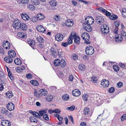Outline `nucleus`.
Segmentation results:
<instances>
[{
    "instance_id": "obj_1",
    "label": "nucleus",
    "mask_w": 126,
    "mask_h": 126,
    "mask_svg": "<svg viewBox=\"0 0 126 126\" xmlns=\"http://www.w3.org/2000/svg\"><path fill=\"white\" fill-rule=\"evenodd\" d=\"M81 37L83 39L85 40L84 43L86 44H89L90 43L89 41L90 36L89 34L86 32L83 33L81 35Z\"/></svg>"
},
{
    "instance_id": "obj_2",
    "label": "nucleus",
    "mask_w": 126,
    "mask_h": 126,
    "mask_svg": "<svg viewBox=\"0 0 126 126\" xmlns=\"http://www.w3.org/2000/svg\"><path fill=\"white\" fill-rule=\"evenodd\" d=\"M85 52L86 54L88 55H92L94 52V49L91 46H87Z\"/></svg>"
},
{
    "instance_id": "obj_3",
    "label": "nucleus",
    "mask_w": 126,
    "mask_h": 126,
    "mask_svg": "<svg viewBox=\"0 0 126 126\" xmlns=\"http://www.w3.org/2000/svg\"><path fill=\"white\" fill-rule=\"evenodd\" d=\"M21 23L19 20L17 19H15L13 22V25L14 28L17 30L19 29V27L20 26Z\"/></svg>"
},
{
    "instance_id": "obj_4",
    "label": "nucleus",
    "mask_w": 126,
    "mask_h": 126,
    "mask_svg": "<svg viewBox=\"0 0 126 126\" xmlns=\"http://www.w3.org/2000/svg\"><path fill=\"white\" fill-rule=\"evenodd\" d=\"M85 21L86 24L91 25L93 24L94 20V18L90 16H88L85 19Z\"/></svg>"
},
{
    "instance_id": "obj_5",
    "label": "nucleus",
    "mask_w": 126,
    "mask_h": 126,
    "mask_svg": "<svg viewBox=\"0 0 126 126\" xmlns=\"http://www.w3.org/2000/svg\"><path fill=\"white\" fill-rule=\"evenodd\" d=\"M108 27V26L106 25L105 27L103 25L101 28V31L105 35L107 34L109 32L108 30L109 28Z\"/></svg>"
},
{
    "instance_id": "obj_6",
    "label": "nucleus",
    "mask_w": 126,
    "mask_h": 126,
    "mask_svg": "<svg viewBox=\"0 0 126 126\" xmlns=\"http://www.w3.org/2000/svg\"><path fill=\"white\" fill-rule=\"evenodd\" d=\"M82 25L84 29L87 32H90L92 31V28L90 25L87 24L86 23H83Z\"/></svg>"
},
{
    "instance_id": "obj_7",
    "label": "nucleus",
    "mask_w": 126,
    "mask_h": 126,
    "mask_svg": "<svg viewBox=\"0 0 126 126\" xmlns=\"http://www.w3.org/2000/svg\"><path fill=\"white\" fill-rule=\"evenodd\" d=\"M109 84V82L108 80L104 79L101 80V84L104 87H107Z\"/></svg>"
},
{
    "instance_id": "obj_8",
    "label": "nucleus",
    "mask_w": 126,
    "mask_h": 126,
    "mask_svg": "<svg viewBox=\"0 0 126 126\" xmlns=\"http://www.w3.org/2000/svg\"><path fill=\"white\" fill-rule=\"evenodd\" d=\"M10 43L7 41H4L3 43V47L6 49H9L10 47Z\"/></svg>"
},
{
    "instance_id": "obj_9",
    "label": "nucleus",
    "mask_w": 126,
    "mask_h": 126,
    "mask_svg": "<svg viewBox=\"0 0 126 126\" xmlns=\"http://www.w3.org/2000/svg\"><path fill=\"white\" fill-rule=\"evenodd\" d=\"M50 51L51 56L53 57H55L57 56V53L54 48L52 47L50 50Z\"/></svg>"
},
{
    "instance_id": "obj_10",
    "label": "nucleus",
    "mask_w": 126,
    "mask_h": 126,
    "mask_svg": "<svg viewBox=\"0 0 126 126\" xmlns=\"http://www.w3.org/2000/svg\"><path fill=\"white\" fill-rule=\"evenodd\" d=\"M95 20L97 23L99 25H101L102 23H103L102 20V16H96Z\"/></svg>"
},
{
    "instance_id": "obj_11",
    "label": "nucleus",
    "mask_w": 126,
    "mask_h": 126,
    "mask_svg": "<svg viewBox=\"0 0 126 126\" xmlns=\"http://www.w3.org/2000/svg\"><path fill=\"white\" fill-rule=\"evenodd\" d=\"M63 35L60 33H58L55 36V38L56 40L58 41H62L63 39Z\"/></svg>"
},
{
    "instance_id": "obj_12",
    "label": "nucleus",
    "mask_w": 126,
    "mask_h": 126,
    "mask_svg": "<svg viewBox=\"0 0 126 126\" xmlns=\"http://www.w3.org/2000/svg\"><path fill=\"white\" fill-rule=\"evenodd\" d=\"M1 124L3 126H10L11 123L9 121L3 120L1 121Z\"/></svg>"
},
{
    "instance_id": "obj_13",
    "label": "nucleus",
    "mask_w": 126,
    "mask_h": 126,
    "mask_svg": "<svg viewBox=\"0 0 126 126\" xmlns=\"http://www.w3.org/2000/svg\"><path fill=\"white\" fill-rule=\"evenodd\" d=\"M80 92L78 89L74 90L72 92V94L73 95L75 96H79L80 95Z\"/></svg>"
},
{
    "instance_id": "obj_14",
    "label": "nucleus",
    "mask_w": 126,
    "mask_h": 126,
    "mask_svg": "<svg viewBox=\"0 0 126 126\" xmlns=\"http://www.w3.org/2000/svg\"><path fill=\"white\" fill-rule=\"evenodd\" d=\"M37 30L40 32L44 33L46 32V30L42 25H38L36 27Z\"/></svg>"
},
{
    "instance_id": "obj_15",
    "label": "nucleus",
    "mask_w": 126,
    "mask_h": 126,
    "mask_svg": "<svg viewBox=\"0 0 126 126\" xmlns=\"http://www.w3.org/2000/svg\"><path fill=\"white\" fill-rule=\"evenodd\" d=\"M73 24V22L72 20H67L65 22V25L66 26L68 27L72 26Z\"/></svg>"
},
{
    "instance_id": "obj_16",
    "label": "nucleus",
    "mask_w": 126,
    "mask_h": 126,
    "mask_svg": "<svg viewBox=\"0 0 126 126\" xmlns=\"http://www.w3.org/2000/svg\"><path fill=\"white\" fill-rule=\"evenodd\" d=\"M8 109L10 111L13 110L14 109L15 105L12 103L8 104L7 105Z\"/></svg>"
},
{
    "instance_id": "obj_17",
    "label": "nucleus",
    "mask_w": 126,
    "mask_h": 126,
    "mask_svg": "<svg viewBox=\"0 0 126 126\" xmlns=\"http://www.w3.org/2000/svg\"><path fill=\"white\" fill-rule=\"evenodd\" d=\"M19 29L22 30L23 31H26L28 27L25 23H22L20 26H19Z\"/></svg>"
},
{
    "instance_id": "obj_18",
    "label": "nucleus",
    "mask_w": 126,
    "mask_h": 126,
    "mask_svg": "<svg viewBox=\"0 0 126 126\" xmlns=\"http://www.w3.org/2000/svg\"><path fill=\"white\" fill-rule=\"evenodd\" d=\"M21 17L22 19L26 21H27L30 18L29 15L25 13L22 14Z\"/></svg>"
},
{
    "instance_id": "obj_19",
    "label": "nucleus",
    "mask_w": 126,
    "mask_h": 126,
    "mask_svg": "<svg viewBox=\"0 0 126 126\" xmlns=\"http://www.w3.org/2000/svg\"><path fill=\"white\" fill-rule=\"evenodd\" d=\"M8 53L9 55V56L12 57V58L15 57L16 55V53L13 50H9L8 51Z\"/></svg>"
},
{
    "instance_id": "obj_20",
    "label": "nucleus",
    "mask_w": 126,
    "mask_h": 126,
    "mask_svg": "<svg viewBox=\"0 0 126 126\" xmlns=\"http://www.w3.org/2000/svg\"><path fill=\"white\" fill-rule=\"evenodd\" d=\"M37 119V118L36 119L34 116H32L30 117V120L31 122L35 123L37 124V123H38Z\"/></svg>"
},
{
    "instance_id": "obj_21",
    "label": "nucleus",
    "mask_w": 126,
    "mask_h": 126,
    "mask_svg": "<svg viewBox=\"0 0 126 126\" xmlns=\"http://www.w3.org/2000/svg\"><path fill=\"white\" fill-rule=\"evenodd\" d=\"M12 57H10L9 56H6L4 59V61L7 63H11L12 62Z\"/></svg>"
},
{
    "instance_id": "obj_22",
    "label": "nucleus",
    "mask_w": 126,
    "mask_h": 126,
    "mask_svg": "<svg viewBox=\"0 0 126 126\" xmlns=\"http://www.w3.org/2000/svg\"><path fill=\"white\" fill-rule=\"evenodd\" d=\"M115 37L116 41L119 43L121 42L123 40L122 37L120 34H119L118 36L116 37L115 36Z\"/></svg>"
},
{
    "instance_id": "obj_23",
    "label": "nucleus",
    "mask_w": 126,
    "mask_h": 126,
    "mask_svg": "<svg viewBox=\"0 0 126 126\" xmlns=\"http://www.w3.org/2000/svg\"><path fill=\"white\" fill-rule=\"evenodd\" d=\"M1 112L4 114L7 115H11V113H10L8 112V110L6 109L3 108L1 110Z\"/></svg>"
},
{
    "instance_id": "obj_24",
    "label": "nucleus",
    "mask_w": 126,
    "mask_h": 126,
    "mask_svg": "<svg viewBox=\"0 0 126 126\" xmlns=\"http://www.w3.org/2000/svg\"><path fill=\"white\" fill-rule=\"evenodd\" d=\"M15 64L17 65H20L22 63V62L19 58H16L14 61Z\"/></svg>"
},
{
    "instance_id": "obj_25",
    "label": "nucleus",
    "mask_w": 126,
    "mask_h": 126,
    "mask_svg": "<svg viewBox=\"0 0 126 126\" xmlns=\"http://www.w3.org/2000/svg\"><path fill=\"white\" fill-rule=\"evenodd\" d=\"M44 15L42 14H38L36 16L38 20V19L40 20L44 19Z\"/></svg>"
},
{
    "instance_id": "obj_26",
    "label": "nucleus",
    "mask_w": 126,
    "mask_h": 126,
    "mask_svg": "<svg viewBox=\"0 0 126 126\" xmlns=\"http://www.w3.org/2000/svg\"><path fill=\"white\" fill-rule=\"evenodd\" d=\"M57 52V55H58L59 57H62L63 56V52L61 50L59 49L58 50Z\"/></svg>"
},
{
    "instance_id": "obj_27",
    "label": "nucleus",
    "mask_w": 126,
    "mask_h": 126,
    "mask_svg": "<svg viewBox=\"0 0 126 126\" xmlns=\"http://www.w3.org/2000/svg\"><path fill=\"white\" fill-rule=\"evenodd\" d=\"M60 64V60L58 59H57L55 60L54 62V65L56 66H58Z\"/></svg>"
},
{
    "instance_id": "obj_28",
    "label": "nucleus",
    "mask_w": 126,
    "mask_h": 126,
    "mask_svg": "<svg viewBox=\"0 0 126 126\" xmlns=\"http://www.w3.org/2000/svg\"><path fill=\"white\" fill-rule=\"evenodd\" d=\"M11 92V93H10L9 91H8L6 93V96L7 97H8L9 98L12 97L13 95L12 92Z\"/></svg>"
},
{
    "instance_id": "obj_29",
    "label": "nucleus",
    "mask_w": 126,
    "mask_h": 126,
    "mask_svg": "<svg viewBox=\"0 0 126 126\" xmlns=\"http://www.w3.org/2000/svg\"><path fill=\"white\" fill-rule=\"evenodd\" d=\"M49 2L50 5L52 6H56L57 3L56 1L55 0H52L49 1Z\"/></svg>"
},
{
    "instance_id": "obj_30",
    "label": "nucleus",
    "mask_w": 126,
    "mask_h": 126,
    "mask_svg": "<svg viewBox=\"0 0 126 126\" xmlns=\"http://www.w3.org/2000/svg\"><path fill=\"white\" fill-rule=\"evenodd\" d=\"M30 83L32 84L35 86H37L38 85L39 83L38 82L35 80H33L30 81Z\"/></svg>"
},
{
    "instance_id": "obj_31",
    "label": "nucleus",
    "mask_w": 126,
    "mask_h": 126,
    "mask_svg": "<svg viewBox=\"0 0 126 126\" xmlns=\"http://www.w3.org/2000/svg\"><path fill=\"white\" fill-rule=\"evenodd\" d=\"M39 0H31V2L33 4L37 5L39 3Z\"/></svg>"
},
{
    "instance_id": "obj_32",
    "label": "nucleus",
    "mask_w": 126,
    "mask_h": 126,
    "mask_svg": "<svg viewBox=\"0 0 126 126\" xmlns=\"http://www.w3.org/2000/svg\"><path fill=\"white\" fill-rule=\"evenodd\" d=\"M60 64L61 66L62 67H64L66 65V63L64 60L63 59L61 60Z\"/></svg>"
},
{
    "instance_id": "obj_33",
    "label": "nucleus",
    "mask_w": 126,
    "mask_h": 126,
    "mask_svg": "<svg viewBox=\"0 0 126 126\" xmlns=\"http://www.w3.org/2000/svg\"><path fill=\"white\" fill-rule=\"evenodd\" d=\"M37 40L40 43H43L44 41L43 38L41 36L37 37Z\"/></svg>"
},
{
    "instance_id": "obj_34",
    "label": "nucleus",
    "mask_w": 126,
    "mask_h": 126,
    "mask_svg": "<svg viewBox=\"0 0 126 126\" xmlns=\"http://www.w3.org/2000/svg\"><path fill=\"white\" fill-rule=\"evenodd\" d=\"M80 39L79 36H77V37H75L74 38V42L77 44H79L80 43Z\"/></svg>"
},
{
    "instance_id": "obj_35",
    "label": "nucleus",
    "mask_w": 126,
    "mask_h": 126,
    "mask_svg": "<svg viewBox=\"0 0 126 126\" xmlns=\"http://www.w3.org/2000/svg\"><path fill=\"white\" fill-rule=\"evenodd\" d=\"M83 111L85 115H87L89 112V109L88 108H85L84 109Z\"/></svg>"
},
{
    "instance_id": "obj_36",
    "label": "nucleus",
    "mask_w": 126,
    "mask_h": 126,
    "mask_svg": "<svg viewBox=\"0 0 126 126\" xmlns=\"http://www.w3.org/2000/svg\"><path fill=\"white\" fill-rule=\"evenodd\" d=\"M109 18L111 19L115 20L118 18V17L116 15H113L111 16H110Z\"/></svg>"
},
{
    "instance_id": "obj_37",
    "label": "nucleus",
    "mask_w": 126,
    "mask_h": 126,
    "mask_svg": "<svg viewBox=\"0 0 126 126\" xmlns=\"http://www.w3.org/2000/svg\"><path fill=\"white\" fill-rule=\"evenodd\" d=\"M46 99L48 101H51L53 99L52 96L48 95L46 96Z\"/></svg>"
},
{
    "instance_id": "obj_38",
    "label": "nucleus",
    "mask_w": 126,
    "mask_h": 126,
    "mask_svg": "<svg viewBox=\"0 0 126 126\" xmlns=\"http://www.w3.org/2000/svg\"><path fill=\"white\" fill-rule=\"evenodd\" d=\"M88 97V95L87 94H84L82 96V98L84 101H87Z\"/></svg>"
},
{
    "instance_id": "obj_39",
    "label": "nucleus",
    "mask_w": 126,
    "mask_h": 126,
    "mask_svg": "<svg viewBox=\"0 0 126 126\" xmlns=\"http://www.w3.org/2000/svg\"><path fill=\"white\" fill-rule=\"evenodd\" d=\"M41 90L42 91V93L41 96H45L47 94V92L45 89L43 90V89Z\"/></svg>"
},
{
    "instance_id": "obj_40",
    "label": "nucleus",
    "mask_w": 126,
    "mask_h": 126,
    "mask_svg": "<svg viewBox=\"0 0 126 126\" xmlns=\"http://www.w3.org/2000/svg\"><path fill=\"white\" fill-rule=\"evenodd\" d=\"M31 20L33 22H36L38 20L37 16L36 17L35 16H32L31 17Z\"/></svg>"
},
{
    "instance_id": "obj_41",
    "label": "nucleus",
    "mask_w": 126,
    "mask_h": 126,
    "mask_svg": "<svg viewBox=\"0 0 126 126\" xmlns=\"http://www.w3.org/2000/svg\"><path fill=\"white\" fill-rule=\"evenodd\" d=\"M63 98L64 100H67L69 98V95L67 94H65L63 96Z\"/></svg>"
},
{
    "instance_id": "obj_42",
    "label": "nucleus",
    "mask_w": 126,
    "mask_h": 126,
    "mask_svg": "<svg viewBox=\"0 0 126 126\" xmlns=\"http://www.w3.org/2000/svg\"><path fill=\"white\" fill-rule=\"evenodd\" d=\"M113 68L114 70L116 72L118 71L120 69L119 66L117 65L114 66H113Z\"/></svg>"
},
{
    "instance_id": "obj_43",
    "label": "nucleus",
    "mask_w": 126,
    "mask_h": 126,
    "mask_svg": "<svg viewBox=\"0 0 126 126\" xmlns=\"http://www.w3.org/2000/svg\"><path fill=\"white\" fill-rule=\"evenodd\" d=\"M79 68L80 70L83 71L84 69V65H79Z\"/></svg>"
},
{
    "instance_id": "obj_44",
    "label": "nucleus",
    "mask_w": 126,
    "mask_h": 126,
    "mask_svg": "<svg viewBox=\"0 0 126 126\" xmlns=\"http://www.w3.org/2000/svg\"><path fill=\"white\" fill-rule=\"evenodd\" d=\"M72 39L71 38V36H69L68 40V45H70L72 43Z\"/></svg>"
},
{
    "instance_id": "obj_45",
    "label": "nucleus",
    "mask_w": 126,
    "mask_h": 126,
    "mask_svg": "<svg viewBox=\"0 0 126 126\" xmlns=\"http://www.w3.org/2000/svg\"><path fill=\"white\" fill-rule=\"evenodd\" d=\"M75 109V107L74 106H72L71 107H68L66 108V109L67 110H73Z\"/></svg>"
},
{
    "instance_id": "obj_46",
    "label": "nucleus",
    "mask_w": 126,
    "mask_h": 126,
    "mask_svg": "<svg viewBox=\"0 0 126 126\" xmlns=\"http://www.w3.org/2000/svg\"><path fill=\"white\" fill-rule=\"evenodd\" d=\"M115 90L114 88L113 87H112L109 89L108 91L110 93H112Z\"/></svg>"
},
{
    "instance_id": "obj_47",
    "label": "nucleus",
    "mask_w": 126,
    "mask_h": 126,
    "mask_svg": "<svg viewBox=\"0 0 126 126\" xmlns=\"http://www.w3.org/2000/svg\"><path fill=\"white\" fill-rule=\"evenodd\" d=\"M23 34V33L19 32L17 33V35L18 37L21 38L24 37Z\"/></svg>"
},
{
    "instance_id": "obj_48",
    "label": "nucleus",
    "mask_w": 126,
    "mask_h": 126,
    "mask_svg": "<svg viewBox=\"0 0 126 126\" xmlns=\"http://www.w3.org/2000/svg\"><path fill=\"white\" fill-rule=\"evenodd\" d=\"M44 119L47 121L49 120V118L48 117V115L47 114H45L43 116Z\"/></svg>"
},
{
    "instance_id": "obj_49",
    "label": "nucleus",
    "mask_w": 126,
    "mask_h": 126,
    "mask_svg": "<svg viewBox=\"0 0 126 126\" xmlns=\"http://www.w3.org/2000/svg\"><path fill=\"white\" fill-rule=\"evenodd\" d=\"M126 120V114H124L121 117V120L123 121Z\"/></svg>"
},
{
    "instance_id": "obj_50",
    "label": "nucleus",
    "mask_w": 126,
    "mask_h": 126,
    "mask_svg": "<svg viewBox=\"0 0 126 126\" xmlns=\"http://www.w3.org/2000/svg\"><path fill=\"white\" fill-rule=\"evenodd\" d=\"M59 109H55L53 110V112L54 113H59L61 112V111L60 110H59Z\"/></svg>"
},
{
    "instance_id": "obj_51",
    "label": "nucleus",
    "mask_w": 126,
    "mask_h": 126,
    "mask_svg": "<svg viewBox=\"0 0 126 126\" xmlns=\"http://www.w3.org/2000/svg\"><path fill=\"white\" fill-rule=\"evenodd\" d=\"M54 18L56 21L59 20L60 19V17L57 15L55 16L54 17Z\"/></svg>"
},
{
    "instance_id": "obj_52",
    "label": "nucleus",
    "mask_w": 126,
    "mask_h": 126,
    "mask_svg": "<svg viewBox=\"0 0 126 126\" xmlns=\"http://www.w3.org/2000/svg\"><path fill=\"white\" fill-rule=\"evenodd\" d=\"M114 25L116 27L118 28L119 26V21H118L116 20L114 22Z\"/></svg>"
},
{
    "instance_id": "obj_53",
    "label": "nucleus",
    "mask_w": 126,
    "mask_h": 126,
    "mask_svg": "<svg viewBox=\"0 0 126 126\" xmlns=\"http://www.w3.org/2000/svg\"><path fill=\"white\" fill-rule=\"evenodd\" d=\"M72 58L74 60H76L77 59L78 56L77 54H73L72 56Z\"/></svg>"
},
{
    "instance_id": "obj_54",
    "label": "nucleus",
    "mask_w": 126,
    "mask_h": 126,
    "mask_svg": "<svg viewBox=\"0 0 126 126\" xmlns=\"http://www.w3.org/2000/svg\"><path fill=\"white\" fill-rule=\"evenodd\" d=\"M26 77L27 78L31 79L32 76L31 74L29 73L26 75Z\"/></svg>"
},
{
    "instance_id": "obj_55",
    "label": "nucleus",
    "mask_w": 126,
    "mask_h": 126,
    "mask_svg": "<svg viewBox=\"0 0 126 126\" xmlns=\"http://www.w3.org/2000/svg\"><path fill=\"white\" fill-rule=\"evenodd\" d=\"M117 85L119 87H121L123 86V84L121 82H118L117 84Z\"/></svg>"
},
{
    "instance_id": "obj_56",
    "label": "nucleus",
    "mask_w": 126,
    "mask_h": 126,
    "mask_svg": "<svg viewBox=\"0 0 126 126\" xmlns=\"http://www.w3.org/2000/svg\"><path fill=\"white\" fill-rule=\"evenodd\" d=\"M72 3L74 6H76L77 4V1L74 0H72Z\"/></svg>"
},
{
    "instance_id": "obj_57",
    "label": "nucleus",
    "mask_w": 126,
    "mask_h": 126,
    "mask_svg": "<svg viewBox=\"0 0 126 126\" xmlns=\"http://www.w3.org/2000/svg\"><path fill=\"white\" fill-rule=\"evenodd\" d=\"M22 3L23 4L27 3L29 1V0H22Z\"/></svg>"
},
{
    "instance_id": "obj_58",
    "label": "nucleus",
    "mask_w": 126,
    "mask_h": 126,
    "mask_svg": "<svg viewBox=\"0 0 126 126\" xmlns=\"http://www.w3.org/2000/svg\"><path fill=\"white\" fill-rule=\"evenodd\" d=\"M68 118L72 122L73 124H74L73 119V117L71 115L70 116H69Z\"/></svg>"
},
{
    "instance_id": "obj_59",
    "label": "nucleus",
    "mask_w": 126,
    "mask_h": 126,
    "mask_svg": "<svg viewBox=\"0 0 126 126\" xmlns=\"http://www.w3.org/2000/svg\"><path fill=\"white\" fill-rule=\"evenodd\" d=\"M91 80L93 81V82H95L97 80V78L96 77H92L91 78Z\"/></svg>"
},
{
    "instance_id": "obj_60",
    "label": "nucleus",
    "mask_w": 126,
    "mask_h": 126,
    "mask_svg": "<svg viewBox=\"0 0 126 126\" xmlns=\"http://www.w3.org/2000/svg\"><path fill=\"white\" fill-rule=\"evenodd\" d=\"M73 76L72 75H70L69 78V80L70 81H72L73 80Z\"/></svg>"
},
{
    "instance_id": "obj_61",
    "label": "nucleus",
    "mask_w": 126,
    "mask_h": 126,
    "mask_svg": "<svg viewBox=\"0 0 126 126\" xmlns=\"http://www.w3.org/2000/svg\"><path fill=\"white\" fill-rule=\"evenodd\" d=\"M35 8V7L32 5H29V9L32 10L34 9Z\"/></svg>"
},
{
    "instance_id": "obj_62",
    "label": "nucleus",
    "mask_w": 126,
    "mask_h": 126,
    "mask_svg": "<svg viewBox=\"0 0 126 126\" xmlns=\"http://www.w3.org/2000/svg\"><path fill=\"white\" fill-rule=\"evenodd\" d=\"M8 76L10 78V79H11V80H12L14 79V77L13 75H12L11 73H10L9 74H8Z\"/></svg>"
},
{
    "instance_id": "obj_63",
    "label": "nucleus",
    "mask_w": 126,
    "mask_h": 126,
    "mask_svg": "<svg viewBox=\"0 0 126 126\" xmlns=\"http://www.w3.org/2000/svg\"><path fill=\"white\" fill-rule=\"evenodd\" d=\"M122 35L124 36L126 38V32H125L124 31H123L122 32ZM126 39V38H125Z\"/></svg>"
},
{
    "instance_id": "obj_64",
    "label": "nucleus",
    "mask_w": 126,
    "mask_h": 126,
    "mask_svg": "<svg viewBox=\"0 0 126 126\" xmlns=\"http://www.w3.org/2000/svg\"><path fill=\"white\" fill-rule=\"evenodd\" d=\"M122 14L123 17H126V10H125L124 12V11H123Z\"/></svg>"
}]
</instances>
